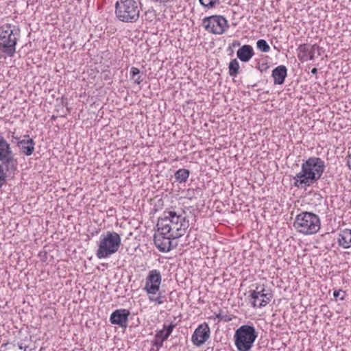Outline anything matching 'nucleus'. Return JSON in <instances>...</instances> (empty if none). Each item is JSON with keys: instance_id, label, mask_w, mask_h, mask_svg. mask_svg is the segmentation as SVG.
<instances>
[{"instance_id": "1", "label": "nucleus", "mask_w": 351, "mask_h": 351, "mask_svg": "<svg viewBox=\"0 0 351 351\" xmlns=\"http://www.w3.org/2000/svg\"><path fill=\"white\" fill-rule=\"evenodd\" d=\"M189 227V221L183 210L166 209L158 220V232L154 236L156 247L161 252H169L171 240L184 236Z\"/></svg>"}, {"instance_id": "2", "label": "nucleus", "mask_w": 351, "mask_h": 351, "mask_svg": "<svg viewBox=\"0 0 351 351\" xmlns=\"http://www.w3.org/2000/svg\"><path fill=\"white\" fill-rule=\"evenodd\" d=\"M325 169L324 161L316 156H312L304 161L300 171L293 177V186L306 189L316 183L322 177Z\"/></svg>"}, {"instance_id": "3", "label": "nucleus", "mask_w": 351, "mask_h": 351, "mask_svg": "<svg viewBox=\"0 0 351 351\" xmlns=\"http://www.w3.org/2000/svg\"><path fill=\"white\" fill-rule=\"evenodd\" d=\"M293 227L296 232L301 234H315L321 228V219L317 215L312 212L302 211L296 215Z\"/></svg>"}, {"instance_id": "4", "label": "nucleus", "mask_w": 351, "mask_h": 351, "mask_svg": "<svg viewBox=\"0 0 351 351\" xmlns=\"http://www.w3.org/2000/svg\"><path fill=\"white\" fill-rule=\"evenodd\" d=\"M121 245L120 235L114 231H107L99 237L96 256L99 259L109 258L118 252Z\"/></svg>"}, {"instance_id": "5", "label": "nucleus", "mask_w": 351, "mask_h": 351, "mask_svg": "<svg viewBox=\"0 0 351 351\" xmlns=\"http://www.w3.org/2000/svg\"><path fill=\"white\" fill-rule=\"evenodd\" d=\"M20 35V29L10 23L0 27V51L9 57L16 52V45Z\"/></svg>"}, {"instance_id": "6", "label": "nucleus", "mask_w": 351, "mask_h": 351, "mask_svg": "<svg viewBox=\"0 0 351 351\" xmlns=\"http://www.w3.org/2000/svg\"><path fill=\"white\" fill-rule=\"evenodd\" d=\"M141 3L135 0H118L115 4L117 18L122 22L134 23L140 16Z\"/></svg>"}, {"instance_id": "7", "label": "nucleus", "mask_w": 351, "mask_h": 351, "mask_svg": "<svg viewBox=\"0 0 351 351\" xmlns=\"http://www.w3.org/2000/svg\"><path fill=\"white\" fill-rule=\"evenodd\" d=\"M161 280L160 272L157 269H152L149 271L146 278L144 287L149 301L154 302L158 304H162L165 302L164 297L159 292Z\"/></svg>"}, {"instance_id": "8", "label": "nucleus", "mask_w": 351, "mask_h": 351, "mask_svg": "<svg viewBox=\"0 0 351 351\" xmlns=\"http://www.w3.org/2000/svg\"><path fill=\"white\" fill-rule=\"evenodd\" d=\"M0 163L5 166L9 174L14 173L18 169V159L13 152L10 144L0 135Z\"/></svg>"}, {"instance_id": "9", "label": "nucleus", "mask_w": 351, "mask_h": 351, "mask_svg": "<svg viewBox=\"0 0 351 351\" xmlns=\"http://www.w3.org/2000/svg\"><path fill=\"white\" fill-rule=\"evenodd\" d=\"M202 23L208 32L215 34H221L228 28L227 20L221 15L206 17Z\"/></svg>"}, {"instance_id": "10", "label": "nucleus", "mask_w": 351, "mask_h": 351, "mask_svg": "<svg viewBox=\"0 0 351 351\" xmlns=\"http://www.w3.org/2000/svg\"><path fill=\"white\" fill-rule=\"evenodd\" d=\"M265 291L264 285L256 287V289L250 291V302L252 307H265L270 302L273 295Z\"/></svg>"}, {"instance_id": "11", "label": "nucleus", "mask_w": 351, "mask_h": 351, "mask_svg": "<svg viewBox=\"0 0 351 351\" xmlns=\"http://www.w3.org/2000/svg\"><path fill=\"white\" fill-rule=\"evenodd\" d=\"M258 337V332L252 324L242 326V348L243 351H249Z\"/></svg>"}, {"instance_id": "12", "label": "nucleus", "mask_w": 351, "mask_h": 351, "mask_svg": "<svg viewBox=\"0 0 351 351\" xmlns=\"http://www.w3.org/2000/svg\"><path fill=\"white\" fill-rule=\"evenodd\" d=\"M320 47L317 45H308L307 44L300 45L297 49L298 58L301 62H306L314 59L315 53L320 56Z\"/></svg>"}, {"instance_id": "13", "label": "nucleus", "mask_w": 351, "mask_h": 351, "mask_svg": "<svg viewBox=\"0 0 351 351\" xmlns=\"http://www.w3.org/2000/svg\"><path fill=\"white\" fill-rule=\"evenodd\" d=\"M210 328L208 324L199 325L192 335L191 341L196 346H201L210 337Z\"/></svg>"}, {"instance_id": "14", "label": "nucleus", "mask_w": 351, "mask_h": 351, "mask_svg": "<svg viewBox=\"0 0 351 351\" xmlns=\"http://www.w3.org/2000/svg\"><path fill=\"white\" fill-rule=\"evenodd\" d=\"M174 328L175 325L173 324L168 326L164 324L162 329L156 331L154 340L152 341V344L153 346L156 348L157 350L163 346V342L168 339Z\"/></svg>"}, {"instance_id": "15", "label": "nucleus", "mask_w": 351, "mask_h": 351, "mask_svg": "<svg viewBox=\"0 0 351 351\" xmlns=\"http://www.w3.org/2000/svg\"><path fill=\"white\" fill-rule=\"evenodd\" d=\"M130 315V313L128 309H117L110 315V321L112 324L126 327Z\"/></svg>"}, {"instance_id": "16", "label": "nucleus", "mask_w": 351, "mask_h": 351, "mask_svg": "<svg viewBox=\"0 0 351 351\" xmlns=\"http://www.w3.org/2000/svg\"><path fill=\"white\" fill-rule=\"evenodd\" d=\"M339 246L343 249L351 247V229L345 228L341 230L337 237Z\"/></svg>"}, {"instance_id": "17", "label": "nucleus", "mask_w": 351, "mask_h": 351, "mask_svg": "<svg viewBox=\"0 0 351 351\" xmlns=\"http://www.w3.org/2000/svg\"><path fill=\"white\" fill-rule=\"evenodd\" d=\"M272 77L274 84L281 85L284 83L287 75V67L284 65H280L272 71Z\"/></svg>"}, {"instance_id": "18", "label": "nucleus", "mask_w": 351, "mask_h": 351, "mask_svg": "<svg viewBox=\"0 0 351 351\" xmlns=\"http://www.w3.org/2000/svg\"><path fill=\"white\" fill-rule=\"evenodd\" d=\"M21 152L25 156H30L34 151L35 143L32 138L27 140H21L17 143Z\"/></svg>"}, {"instance_id": "19", "label": "nucleus", "mask_w": 351, "mask_h": 351, "mask_svg": "<svg viewBox=\"0 0 351 351\" xmlns=\"http://www.w3.org/2000/svg\"><path fill=\"white\" fill-rule=\"evenodd\" d=\"M27 348L28 346L23 342L14 341L3 345L1 351H26Z\"/></svg>"}, {"instance_id": "20", "label": "nucleus", "mask_w": 351, "mask_h": 351, "mask_svg": "<svg viewBox=\"0 0 351 351\" xmlns=\"http://www.w3.org/2000/svg\"><path fill=\"white\" fill-rule=\"evenodd\" d=\"M190 172L186 169H179L175 173V179L176 182L179 183L186 182L189 178Z\"/></svg>"}, {"instance_id": "21", "label": "nucleus", "mask_w": 351, "mask_h": 351, "mask_svg": "<svg viewBox=\"0 0 351 351\" xmlns=\"http://www.w3.org/2000/svg\"><path fill=\"white\" fill-rule=\"evenodd\" d=\"M254 56L252 47L248 45H243V62L249 61Z\"/></svg>"}, {"instance_id": "22", "label": "nucleus", "mask_w": 351, "mask_h": 351, "mask_svg": "<svg viewBox=\"0 0 351 351\" xmlns=\"http://www.w3.org/2000/svg\"><path fill=\"white\" fill-rule=\"evenodd\" d=\"M130 75L131 79L134 80L135 84H140L142 82L143 79L140 75V70L138 68L132 67L130 69Z\"/></svg>"}, {"instance_id": "23", "label": "nucleus", "mask_w": 351, "mask_h": 351, "mask_svg": "<svg viewBox=\"0 0 351 351\" xmlns=\"http://www.w3.org/2000/svg\"><path fill=\"white\" fill-rule=\"evenodd\" d=\"M239 69V64L237 59L232 60L229 64V73L231 76H236Z\"/></svg>"}, {"instance_id": "24", "label": "nucleus", "mask_w": 351, "mask_h": 351, "mask_svg": "<svg viewBox=\"0 0 351 351\" xmlns=\"http://www.w3.org/2000/svg\"><path fill=\"white\" fill-rule=\"evenodd\" d=\"M7 173H9L5 170V166L0 163V188L6 182Z\"/></svg>"}, {"instance_id": "25", "label": "nucleus", "mask_w": 351, "mask_h": 351, "mask_svg": "<svg viewBox=\"0 0 351 351\" xmlns=\"http://www.w3.org/2000/svg\"><path fill=\"white\" fill-rule=\"evenodd\" d=\"M256 45L258 49L263 52H268L270 50V47L264 39H260L257 41Z\"/></svg>"}, {"instance_id": "26", "label": "nucleus", "mask_w": 351, "mask_h": 351, "mask_svg": "<svg viewBox=\"0 0 351 351\" xmlns=\"http://www.w3.org/2000/svg\"><path fill=\"white\" fill-rule=\"evenodd\" d=\"M235 345L239 351H241V326L237 329L235 335Z\"/></svg>"}, {"instance_id": "27", "label": "nucleus", "mask_w": 351, "mask_h": 351, "mask_svg": "<svg viewBox=\"0 0 351 351\" xmlns=\"http://www.w3.org/2000/svg\"><path fill=\"white\" fill-rule=\"evenodd\" d=\"M199 3L204 8L208 9L215 7L217 4H219V0H199Z\"/></svg>"}, {"instance_id": "28", "label": "nucleus", "mask_w": 351, "mask_h": 351, "mask_svg": "<svg viewBox=\"0 0 351 351\" xmlns=\"http://www.w3.org/2000/svg\"><path fill=\"white\" fill-rule=\"evenodd\" d=\"M216 317L219 319V320H223L224 322H228L232 320V317L230 316L224 314L223 313L220 312L218 314H216Z\"/></svg>"}, {"instance_id": "29", "label": "nucleus", "mask_w": 351, "mask_h": 351, "mask_svg": "<svg viewBox=\"0 0 351 351\" xmlns=\"http://www.w3.org/2000/svg\"><path fill=\"white\" fill-rule=\"evenodd\" d=\"M342 292V290L339 289V290H335L334 292H333V296L337 298H339L340 296V294Z\"/></svg>"}, {"instance_id": "30", "label": "nucleus", "mask_w": 351, "mask_h": 351, "mask_svg": "<svg viewBox=\"0 0 351 351\" xmlns=\"http://www.w3.org/2000/svg\"><path fill=\"white\" fill-rule=\"evenodd\" d=\"M347 165L348 168L351 170V154H349L347 157Z\"/></svg>"}, {"instance_id": "31", "label": "nucleus", "mask_w": 351, "mask_h": 351, "mask_svg": "<svg viewBox=\"0 0 351 351\" xmlns=\"http://www.w3.org/2000/svg\"><path fill=\"white\" fill-rule=\"evenodd\" d=\"M237 57L238 58L241 60V56H242V53H241V47L239 48L237 51Z\"/></svg>"}, {"instance_id": "32", "label": "nucleus", "mask_w": 351, "mask_h": 351, "mask_svg": "<svg viewBox=\"0 0 351 351\" xmlns=\"http://www.w3.org/2000/svg\"><path fill=\"white\" fill-rule=\"evenodd\" d=\"M311 72L313 75H316L317 73V69L313 68L312 69Z\"/></svg>"}, {"instance_id": "33", "label": "nucleus", "mask_w": 351, "mask_h": 351, "mask_svg": "<svg viewBox=\"0 0 351 351\" xmlns=\"http://www.w3.org/2000/svg\"><path fill=\"white\" fill-rule=\"evenodd\" d=\"M233 47H236V46H239L240 45V43L239 42H237V43H234L232 44Z\"/></svg>"}, {"instance_id": "34", "label": "nucleus", "mask_w": 351, "mask_h": 351, "mask_svg": "<svg viewBox=\"0 0 351 351\" xmlns=\"http://www.w3.org/2000/svg\"><path fill=\"white\" fill-rule=\"evenodd\" d=\"M340 300H344V296H341V297H340Z\"/></svg>"}, {"instance_id": "35", "label": "nucleus", "mask_w": 351, "mask_h": 351, "mask_svg": "<svg viewBox=\"0 0 351 351\" xmlns=\"http://www.w3.org/2000/svg\"><path fill=\"white\" fill-rule=\"evenodd\" d=\"M234 13L237 15H239V14L237 13V12L235 10H234Z\"/></svg>"}]
</instances>
